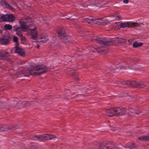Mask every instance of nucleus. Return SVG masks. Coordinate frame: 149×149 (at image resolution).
<instances>
[{"instance_id": "ddd939ff", "label": "nucleus", "mask_w": 149, "mask_h": 149, "mask_svg": "<svg viewBox=\"0 0 149 149\" xmlns=\"http://www.w3.org/2000/svg\"><path fill=\"white\" fill-rule=\"evenodd\" d=\"M10 41L9 38H8L3 37L0 38V44L1 45H7L9 43Z\"/></svg>"}, {"instance_id": "9d476101", "label": "nucleus", "mask_w": 149, "mask_h": 149, "mask_svg": "<svg viewBox=\"0 0 149 149\" xmlns=\"http://www.w3.org/2000/svg\"><path fill=\"white\" fill-rule=\"evenodd\" d=\"M33 26V28H29L28 29L30 31L31 38L34 40H35L37 38L38 33L37 31V28L35 27L34 24L32 27Z\"/></svg>"}, {"instance_id": "c85d7f7f", "label": "nucleus", "mask_w": 149, "mask_h": 149, "mask_svg": "<svg viewBox=\"0 0 149 149\" xmlns=\"http://www.w3.org/2000/svg\"><path fill=\"white\" fill-rule=\"evenodd\" d=\"M123 2L127 4L129 2L128 0H124Z\"/></svg>"}, {"instance_id": "72a5a7b5", "label": "nucleus", "mask_w": 149, "mask_h": 149, "mask_svg": "<svg viewBox=\"0 0 149 149\" xmlns=\"http://www.w3.org/2000/svg\"><path fill=\"white\" fill-rule=\"evenodd\" d=\"M123 68H124L125 69H127L126 68H125V67H124Z\"/></svg>"}, {"instance_id": "a878e982", "label": "nucleus", "mask_w": 149, "mask_h": 149, "mask_svg": "<svg viewBox=\"0 0 149 149\" xmlns=\"http://www.w3.org/2000/svg\"><path fill=\"white\" fill-rule=\"evenodd\" d=\"M13 40L14 42H16V43L18 42V39L16 36H14L13 38Z\"/></svg>"}, {"instance_id": "4be33fe9", "label": "nucleus", "mask_w": 149, "mask_h": 149, "mask_svg": "<svg viewBox=\"0 0 149 149\" xmlns=\"http://www.w3.org/2000/svg\"><path fill=\"white\" fill-rule=\"evenodd\" d=\"M5 29L7 30H10L12 29V26L9 24H6L4 26Z\"/></svg>"}, {"instance_id": "4468645a", "label": "nucleus", "mask_w": 149, "mask_h": 149, "mask_svg": "<svg viewBox=\"0 0 149 149\" xmlns=\"http://www.w3.org/2000/svg\"><path fill=\"white\" fill-rule=\"evenodd\" d=\"M106 112L107 115L110 117L115 115L114 108H111L108 109L106 111Z\"/></svg>"}, {"instance_id": "423d86ee", "label": "nucleus", "mask_w": 149, "mask_h": 149, "mask_svg": "<svg viewBox=\"0 0 149 149\" xmlns=\"http://www.w3.org/2000/svg\"><path fill=\"white\" fill-rule=\"evenodd\" d=\"M125 84H126L131 85L132 86L136 87L137 88H143L146 86V85L143 83L135 81H133L132 82L127 81Z\"/></svg>"}, {"instance_id": "0eeeda50", "label": "nucleus", "mask_w": 149, "mask_h": 149, "mask_svg": "<svg viewBox=\"0 0 149 149\" xmlns=\"http://www.w3.org/2000/svg\"><path fill=\"white\" fill-rule=\"evenodd\" d=\"M114 109L115 115H125L128 113L125 109L122 107L114 108Z\"/></svg>"}, {"instance_id": "6ab92c4d", "label": "nucleus", "mask_w": 149, "mask_h": 149, "mask_svg": "<svg viewBox=\"0 0 149 149\" xmlns=\"http://www.w3.org/2000/svg\"><path fill=\"white\" fill-rule=\"evenodd\" d=\"M9 129L8 126L6 125H0V132L3 131H7Z\"/></svg>"}, {"instance_id": "f3484780", "label": "nucleus", "mask_w": 149, "mask_h": 149, "mask_svg": "<svg viewBox=\"0 0 149 149\" xmlns=\"http://www.w3.org/2000/svg\"><path fill=\"white\" fill-rule=\"evenodd\" d=\"M13 31H16L17 34L19 37L22 36V34L21 32H18V30L20 28L19 27H17V26H14L13 27Z\"/></svg>"}, {"instance_id": "39448f33", "label": "nucleus", "mask_w": 149, "mask_h": 149, "mask_svg": "<svg viewBox=\"0 0 149 149\" xmlns=\"http://www.w3.org/2000/svg\"><path fill=\"white\" fill-rule=\"evenodd\" d=\"M19 24L21 27L24 31H26L29 28L32 27L33 25V23L32 22H31L29 24V22H25L22 21H19Z\"/></svg>"}, {"instance_id": "a211bd4d", "label": "nucleus", "mask_w": 149, "mask_h": 149, "mask_svg": "<svg viewBox=\"0 0 149 149\" xmlns=\"http://www.w3.org/2000/svg\"><path fill=\"white\" fill-rule=\"evenodd\" d=\"M8 56L9 54L7 52L3 50H0V59H1L2 57Z\"/></svg>"}, {"instance_id": "7ed1b4c3", "label": "nucleus", "mask_w": 149, "mask_h": 149, "mask_svg": "<svg viewBox=\"0 0 149 149\" xmlns=\"http://www.w3.org/2000/svg\"><path fill=\"white\" fill-rule=\"evenodd\" d=\"M56 137L54 135L49 134L45 135H36L33 136V139L34 140H39L42 141L43 140H50L55 138Z\"/></svg>"}, {"instance_id": "f03ea898", "label": "nucleus", "mask_w": 149, "mask_h": 149, "mask_svg": "<svg viewBox=\"0 0 149 149\" xmlns=\"http://www.w3.org/2000/svg\"><path fill=\"white\" fill-rule=\"evenodd\" d=\"M96 42L99 44L109 46L111 44L112 41H115L116 43L125 42H126V40L123 38L116 37L112 38L110 40H108L106 39L100 38L96 40Z\"/></svg>"}, {"instance_id": "dca6fc26", "label": "nucleus", "mask_w": 149, "mask_h": 149, "mask_svg": "<svg viewBox=\"0 0 149 149\" xmlns=\"http://www.w3.org/2000/svg\"><path fill=\"white\" fill-rule=\"evenodd\" d=\"M95 19L92 17H87L84 18L82 19V22L84 23H88L90 24L91 22H94L93 21Z\"/></svg>"}, {"instance_id": "20e7f679", "label": "nucleus", "mask_w": 149, "mask_h": 149, "mask_svg": "<svg viewBox=\"0 0 149 149\" xmlns=\"http://www.w3.org/2000/svg\"><path fill=\"white\" fill-rule=\"evenodd\" d=\"M0 17L4 21L12 22L15 19V16L12 14H8L0 15Z\"/></svg>"}, {"instance_id": "473e14b6", "label": "nucleus", "mask_w": 149, "mask_h": 149, "mask_svg": "<svg viewBox=\"0 0 149 149\" xmlns=\"http://www.w3.org/2000/svg\"><path fill=\"white\" fill-rule=\"evenodd\" d=\"M116 23H115V24H113V26H115V25H116ZM113 27V26H112V27Z\"/></svg>"}, {"instance_id": "9b49d317", "label": "nucleus", "mask_w": 149, "mask_h": 149, "mask_svg": "<svg viewBox=\"0 0 149 149\" xmlns=\"http://www.w3.org/2000/svg\"><path fill=\"white\" fill-rule=\"evenodd\" d=\"M90 2L91 3V6H95L99 8L102 7V1L101 0H90Z\"/></svg>"}, {"instance_id": "f8f14e48", "label": "nucleus", "mask_w": 149, "mask_h": 149, "mask_svg": "<svg viewBox=\"0 0 149 149\" xmlns=\"http://www.w3.org/2000/svg\"><path fill=\"white\" fill-rule=\"evenodd\" d=\"M18 43H15V53H17L22 56H24L25 55V53L22 49L18 47Z\"/></svg>"}, {"instance_id": "2f4dec72", "label": "nucleus", "mask_w": 149, "mask_h": 149, "mask_svg": "<svg viewBox=\"0 0 149 149\" xmlns=\"http://www.w3.org/2000/svg\"><path fill=\"white\" fill-rule=\"evenodd\" d=\"M39 45H37V48H39Z\"/></svg>"}, {"instance_id": "5701e85b", "label": "nucleus", "mask_w": 149, "mask_h": 149, "mask_svg": "<svg viewBox=\"0 0 149 149\" xmlns=\"http://www.w3.org/2000/svg\"><path fill=\"white\" fill-rule=\"evenodd\" d=\"M128 110L131 113H136L135 110L133 108L130 107L129 108Z\"/></svg>"}, {"instance_id": "2eb2a0df", "label": "nucleus", "mask_w": 149, "mask_h": 149, "mask_svg": "<svg viewBox=\"0 0 149 149\" xmlns=\"http://www.w3.org/2000/svg\"><path fill=\"white\" fill-rule=\"evenodd\" d=\"M0 3L3 7L9 9H12L13 8L5 0H0Z\"/></svg>"}, {"instance_id": "b1692460", "label": "nucleus", "mask_w": 149, "mask_h": 149, "mask_svg": "<svg viewBox=\"0 0 149 149\" xmlns=\"http://www.w3.org/2000/svg\"><path fill=\"white\" fill-rule=\"evenodd\" d=\"M100 22L101 23H105L106 24L107 22V20L106 19H100Z\"/></svg>"}, {"instance_id": "bb28decb", "label": "nucleus", "mask_w": 149, "mask_h": 149, "mask_svg": "<svg viewBox=\"0 0 149 149\" xmlns=\"http://www.w3.org/2000/svg\"><path fill=\"white\" fill-rule=\"evenodd\" d=\"M44 38H45L44 39L42 40H41L40 41L41 42L44 43V42H46L47 41L48 39L47 38H45V37Z\"/></svg>"}, {"instance_id": "412c9836", "label": "nucleus", "mask_w": 149, "mask_h": 149, "mask_svg": "<svg viewBox=\"0 0 149 149\" xmlns=\"http://www.w3.org/2000/svg\"><path fill=\"white\" fill-rule=\"evenodd\" d=\"M143 43L141 42H134L133 44V46L135 48H137L139 47L142 45Z\"/></svg>"}, {"instance_id": "cd10ccee", "label": "nucleus", "mask_w": 149, "mask_h": 149, "mask_svg": "<svg viewBox=\"0 0 149 149\" xmlns=\"http://www.w3.org/2000/svg\"><path fill=\"white\" fill-rule=\"evenodd\" d=\"M105 148H107V149H120L118 148V147H114L113 148H112L111 147H105Z\"/></svg>"}, {"instance_id": "c756f323", "label": "nucleus", "mask_w": 149, "mask_h": 149, "mask_svg": "<svg viewBox=\"0 0 149 149\" xmlns=\"http://www.w3.org/2000/svg\"><path fill=\"white\" fill-rule=\"evenodd\" d=\"M17 27H19L20 28V29H19L18 30V32H21L22 31V30H23L22 29L21 27H20L19 26H17Z\"/></svg>"}, {"instance_id": "7c9ffc66", "label": "nucleus", "mask_w": 149, "mask_h": 149, "mask_svg": "<svg viewBox=\"0 0 149 149\" xmlns=\"http://www.w3.org/2000/svg\"><path fill=\"white\" fill-rule=\"evenodd\" d=\"M40 39H43V38L44 37H41V36H40Z\"/></svg>"}, {"instance_id": "393cba45", "label": "nucleus", "mask_w": 149, "mask_h": 149, "mask_svg": "<svg viewBox=\"0 0 149 149\" xmlns=\"http://www.w3.org/2000/svg\"><path fill=\"white\" fill-rule=\"evenodd\" d=\"M133 146H127L126 147V148L127 149H132L133 148H135V146H134V144H133Z\"/></svg>"}, {"instance_id": "1a4fd4ad", "label": "nucleus", "mask_w": 149, "mask_h": 149, "mask_svg": "<svg viewBox=\"0 0 149 149\" xmlns=\"http://www.w3.org/2000/svg\"><path fill=\"white\" fill-rule=\"evenodd\" d=\"M57 33L59 37L63 39L64 41L66 42L67 40H66L67 37L66 36L65 29L63 28H60Z\"/></svg>"}, {"instance_id": "f257e3e1", "label": "nucleus", "mask_w": 149, "mask_h": 149, "mask_svg": "<svg viewBox=\"0 0 149 149\" xmlns=\"http://www.w3.org/2000/svg\"><path fill=\"white\" fill-rule=\"evenodd\" d=\"M47 71L46 67L44 65L31 66V68H28L27 71H24L23 72L24 76L29 75H39Z\"/></svg>"}, {"instance_id": "6e6552de", "label": "nucleus", "mask_w": 149, "mask_h": 149, "mask_svg": "<svg viewBox=\"0 0 149 149\" xmlns=\"http://www.w3.org/2000/svg\"><path fill=\"white\" fill-rule=\"evenodd\" d=\"M120 26L122 28L126 27L132 28L138 26L139 25L137 23L127 22L121 23Z\"/></svg>"}, {"instance_id": "aec40b11", "label": "nucleus", "mask_w": 149, "mask_h": 149, "mask_svg": "<svg viewBox=\"0 0 149 149\" xmlns=\"http://www.w3.org/2000/svg\"><path fill=\"white\" fill-rule=\"evenodd\" d=\"M149 138L148 135L142 136L139 137V139L140 140L146 141H149Z\"/></svg>"}]
</instances>
